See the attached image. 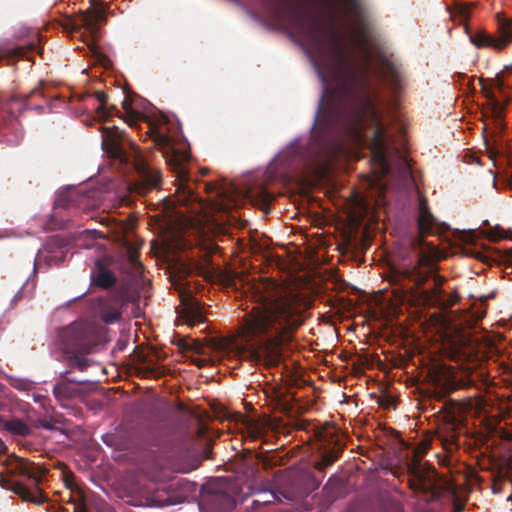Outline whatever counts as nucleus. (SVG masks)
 Listing matches in <instances>:
<instances>
[{"instance_id": "nucleus-12", "label": "nucleus", "mask_w": 512, "mask_h": 512, "mask_svg": "<svg viewBox=\"0 0 512 512\" xmlns=\"http://www.w3.org/2000/svg\"><path fill=\"white\" fill-rule=\"evenodd\" d=\"M200 506L205 512H229L235 500L222 483H211L202 489Z\"/></svg>"}, {"instance_id": "nucleus-32", "label": "nucleus", "mask_w": 512, "mask_h": 512, "mask_svg": "<svg viewBox=\"0 0 512 512\" xmlns=\"http://www.w3.org/2000/svg\"><path fill=\"white\" fill-rule=\"evenodd\" d=\"M96 97H97V100L99 102V105L97 107L98 113L102 117H105L106 116L105 105H106V102H107V96L103 92H97Z\"/></svg>"}, {"instance_id": "nucleus-60", "label": "nucleus", "mask_w": 512, "mask_h": 512, "mask_svg": "<svg viewBox=\"0 0 512 512\" xmlns=\"http://www.w3.org/2000/svg\"><path fill=\"white\" fill-rule=\"evenodd\" d=\"M429 320L434 321V320H439V319H438V318L431 317ZM441 320H446V319H445V318H442Z\"/></svg>"}, {"instance_id": "nucleus-22", "label": "nucleus", "mask_w": 512, "mask_h": 512, "mask_svg": "<svg viewBox=\"0 0 512 512\" xmlns=\"http://www.w3.org/2000/svg\"><path fill=\"white\" fill-rule=\"evenodd\" d=\"M116 283V277L113 272L98 264V272L91 275V284L103 289L112 287Z\"/></svg>"}, {"instance_id": "nucleus-53", "label": "nucleus", "mask_w": 512, "mask_h": 512, "mask_svg": "<svg viewBox=\"0 0 512 512\" xmlns=\"http://www.w3.org/2000/svg\"><path fill=\"white\" fill-rule=\"evenodd\" d=\"M88 46H90L91 51L94 53V51H97L94 44L91 45V43H88Z\"/></svg>"}, {"instance_id": "nucleus-51", "label": "nucleus", "mask_w": 512, "mask_h": 512, "mask_svg": "<svg viewBox=\"0 0 512 512\" xmlns=\"http://www.w3.org/2000/svg\"><path fill=\"white\" fill-rule=\"evenodd\" d=\"M4 448V443L0 440V454L3 453Z\"/></svg>"}, {"instance_id": "nucleus-20", "label": "nucleus", "mask_w": 512, "mask_h": 512, "mask_svg": "<svg viewBox=\"0 0 512 512\" xmlns=\"http://www.w3.org/2000/svg\"><path fill=\"white\" fill-rule=\"evenodd\" d=\"M19 473L25 479L29 480L31 484L38 486L42 481L46 470L41 468L39 465L31 462H23L18 467Z\"/></svg>"}, {"instance_id": "nucleus-55", "label": "nucleus", "mask_w": 512, "mask_h": 512, "mask_svg": "<svg viewBox=\"0 0 512 512\" xmlns=\"http://www.w3.org/2000/svg\"><path fill=\"white\" fill-rule=\"evenodd\" d=\"M455 507H456L457 512H459L463 509V507L460 504H457Z\"/></svg>"}, {"instance_id": "nucleus-40", "label": "nucleus", "mask_w": 512, "mask_h": 512, "mask_svg": "<svg viewBox=\"0 0 512 512\" xmlns=\"http://www.w3.org/2000/svg\"><path fill=\"white\" fill-rule=\"evenodd\" d=\"M27 50L29 52H38L40 53V48L39 46L37 45L36 42H30L28 45H27Z\"/></svg>"}, {"instance_id": "nucleus-49", "label": "nucleus", "mask_w": 512, "mask_h": 512, "mask_svg": "<svg viewBox=\"0 0 512 512\" xmlns=\"http://www.w3.org/2000/svg\"><path fill=\"white\" fill-rule=\"evenodd\" d=\"M382 323H383V325H382V326L384 327V329H389V328H391L390 324H391L392 322L385 321V322H382Z\"/></svg>"}, {"instance_id": "nucleus-48", "label": "nucleus", "mask_w": 512, "mask_h": 512, "mask_svg": "<svg viewBox=\"0 0 512 512\" xmlns=\"http://www.w3.org/2000/svg\"><path fill=\"white\" fill-rule=\"evenodd\" d=\"M241 320L246 321L249 320L247 317H243ZM253 320H272L271 318H254Z\"/></svg>"}, {"instance_id": "nucleus-46", "label": "nucleus", "mask_w": 512, "mask_h": 512, "mask_svg": "<svg viewBox=\"0 0 512 512\" xmlns=\"http://www.w3.org/2000/svg\"><path fill=\"white\" fill-rule=\"evenodd\" d=\"M360 324H361V326H362L363 328L365 327V324H368L369 328H371L373 332H374V331H375V329H376L375 327H371V325H370V324H371V322H365V321H362V322H360Z\"/></svg>"}, {"instance_id": "nucleus-8", "label": "nucleus", "mask_w": 512, "mask_h": 512, "mask_svg": "<svg viewBox=\"0 0 512 512\" xmlns=\"http://www.w3.org/2000/svg\"><path fill=\"white\" fill-rule=\"evenodd\" d=\"M463 322H420L424 333L431 332V340L440 342L445 349L452 353H461L470 345L471 337Z\"/></svg>"}, {"instance_id": "nucleus-30", "label": "nucleus", "mask_w": 512, "mask_h": 512, "mask_svg": "<svg viewBox=\"0 0 512 512\" xmlns=\"http://www.w3.org/2000/svg\"><path fill=\"white\" fill-rule=\"evenodd\" d=\"M486 97L491 105L492 113L497 118H500L501 113L503 111L502 103L498 100V98L496 97V95L494 94V92L492 90H486Z\"/></svg>"}, {"instance_id": "nucleus-29", "label": "nucleus", "mask_w": 512, "mask_h": 512, "mask_svg": "<svg viewBox=\"0 0 512 512\" xmlns=\"http://www.w3.org/2000/svg\"><path fill=\"white\" fill-rule=\"evenodd\" d=\"M152 502L154 505L159 506V507L171 506V505H174L177 503L170 496H167L164 491H157L152 496Z\"/></svg>"}, {"instance_id": "nucleus-25", "label": "nucleus", "mask_w": 512, "mask_h": 512, "mask_svg": "<svg viewBox=\"0 0 512 512\" xmlns=\"http://www.w3.org/2000/svg\"><path fill=\"white\" fill-rule=\"evenodd\" d=\"M339 453L335 450L326 451L322 454L321 459L315 463L314 467L318 471H324L337 461Z\"/></svg>"}, {"instance_id": "nucleus-23", "label": "nucleus", "mask_w": 512, "mask_h": 512, "mask_svg": "<svg viewBox=\"0 0 512 512\" xmlns=\"http://www.w3.org/2000/svg\"><path fill=\"white\" fill-rule=\"evenodd\" d=\"M13 491L25 501L37 504H41L45 501L44 494L40 489H37V494H34L26 486L19 482L14 484Z\"/></svg>"}, {"instance_id": "nucleus-17", "label": "nucleus", "mask_w": 512, "mask_h": 512, "mask_svg": "<svg viewBox=\"0 0 512 512\" xmlns=\"http://www.w3.org/2000/svg\"><path fill=\"white\" fill-rule=\"evenodd\" d=\"M23 139V132L17 118L13 113L5 116L0 112V143L17 146Z\"/></svg>"}, {"instance_id": "nucleus-52", "label": "nucleus", "mask_w": 512, "mask_h": 512, "mask_svg": "<svg viewBox=\"0 0 512 512\" xmlns=\"http://www.w3.org/2000/svg\"><path fill=\"white\" fill-rule=\"evenodd\" d=\"M498 237H500L499 235H495V234H490L489 235V238L492 239V240H495L497 239Z\"/></svg>"}, {"instance_id": "nucleus-3", "label": "nucleus", "mask_w": 512, "mask_h": 512, "mask_svg": "<svg viewBox=\"0 0 512 512\" xmlns=\"http://www.w3.org/2000/svg\"><path fill=\"white\" fill-rule=\"evenodd\" d=\"M120 269L127 276L128 288L120 292H107L98 297L93 309L101 317L100 320H131L144 317L142 304L148 298L151 286L150 279L144 277V268L138 253L129 248L120 264Z\"/></svg>"}, {"instance_id": "nucleus-41", "label": "nucleus", "mask_w": 512, "mask_h": 512, "mask_svg": "<svg viewBox=\"0 0 512 512\" xmlns=\"http://www.w3.org/2000/svg\"><path fill=\"white\" fill-rule=\"evenodd\" d=\"M73 485H74V483H73V476H72V474L65 476V486L72 490L73 489Z\"/></svg>"}, {"instance_id": "nucleus-54", "label": "nucleus", "mask_w": 512, "mask_h": 512, "mask_svg": "<svg viewBox=\"0 0 512 512\" xmlns=\"http://www.w3.org/2000/svg\"><path fill=\"white\" fill-rule=\"evenodd\" d=\"M32 108L35 109V110H42L43 106L42 105H36V106H34Z\"/></svg>"}, {"instance_id": "nucleus-57", "label": "nucleus", "mask_w": 512, "mask_h": 512, "mask_svg": "<svg viewBox=\"0 0 512 512\" xmlns=\"http://www.w3.org/2000/svg\"><path fill=\"white\" fill-rule=\"evenodd\" d=\"M356 316H357V314L355 313V314L351 315V316H350V318H352V317H356ZM348 319H349V317H346V318H340L339 320H348Z\"/></svg>"}, {"instance_id": "nucleus-34", "label": "nucleus", "mask_w": 512, "mask_h": 512, "mask_svg": "<svg viewBox=\"0 0 512 512\" xmlns=\"http://www.w3.org/2000/svg\"><path fill=\"white\" fill-rule=\"evenodd\" d=\"M69 359H71L73 361V363L76 365V367L81 370V371H84L87 367V361L81 357H78L77 355L78 354H67Z\"/></svg>"}, {"instance_id": "nucleus-16", "label": "nucleus", "mask_w": 512, "mask_h": 512, "mask_svg": "<svg viewBox=\"0 0 512 512\" xmlns=\"http://www.w3.org/2000/svg\"><path fill=\"white\" fill-rule=\"evenodd\" d=\"M88 198L89 194L83 189L75 186H67L57 191L54 209H66L70 207L86 209L89 207L87 203Z\"/></svg>"}, {"instance_id": "nucleus-18", "label": "nucleus", "mask_w": 512, "mask_h": 512, "mask_svg": "<svg viewBox=\"0 0 512 512\" xmlns=\"http://www.w3.org/2000/svg\"><path fill=\"white\" fill-rule=\"evenodd\" d=\"M69 371L61 374V380L58 381L53 387V394L57 401L62 402L75 397L78 394V389L73 384H82L85 381L70 379L67 377Z\"/></svg>"}, {"instance_id": "nucleus-5", "label": "nucleus", "mask_w": 512, "mask_h": 512, "mask_svg": "<svg viewBox=\"0 0 512 512\" xmlns=\"http://www.w3.org/2000/svg\"><path fill=\"white\" fill-rule=\"evenodd\" d=\"M101 148L114 159L134 167L139 175L140 193L159 185V172L150 167L142 152L135 146H131L129 150L124 147L121 132L116 126L101 128Z\"/></svg>"}, {"instance_id": "nucleus-10", "label": "nucleus", "mask_w": 512, "mask_h": 512, "mask_svg": "<svg viewBox=\"0 0 512 512\" xmlns=\"http://www.w3.org/2000/svg\"><path fill=\"white\" fill-rule=\"evenodd\" d=\"M311 303L312 300L307 295L289 291L270 299L268 309L274 316L283 317L282 320H293L294 316H304Z\"/></svg>"}, {"instance_id": "nucleus-61", "label": "nucleus", "mask_w": 512, "mask_h": 512, "mask_svg": "<svg viewBox=\"0 0 512 512\" xmlns=\"http://www.w3.org/2000/svg\"><path fill=\"white\" fill-rule=\"evenodd\" d=\"M141 361H142V363H146V357H145V356H142Z\"/></svg>"}, {"instance_id": "nucleus-58", "label": "nucleus", "mask_w": 512, "mask_h": 512, "mask_svg": "<svg viewBox=\"0 0 512 512\" xmlns=\"http://www.w3.org/2000/svg\"><path fill=\"white\" fill-rule=\"evenodd\" d=\"M181 323L183 324L184 322H181ZM185 323H186V324H190L191 326H194V325H195V324H197L198 322L193 321V322H185Z\"/></svg>"}, {"instance_id": "nucleus-42", "label": "nucleus", "mask_w": 512, "mask_h": 512, "mask_svg": "<svg viewBox=\"0 0 512 512\" xmlns=\"http://www.w3.org/2000/svg\"><path fill=\"white\" fill-rule=\"evenodd\" d=\"M126 344H127V341L124 340V339H119L116 343V348L119 350V351H122L126 348Z\"/></svg>"}, {"instance_id": "nucleus-19", "label": "nucleus", "mask_w": 512, "mask_h": 512, "mask_svg": "<svg viewBox=\"0 0 512 512\" xmlns=\"http://www.w3.org/2000/svg\"><path fill=\"white\" fill-rule=\"evenodd\" d=\"M105 15L102 11L97 10L93 13H82L80 17L76 20L75 26L79 29H84L90 38V40H94L95 35L98 30V22L104 21Z\"/></svg>"}, {"instance_id": "nucleus-39", "label": "nucleus", "mask_w": 512, "mask_h": 512, "mask_svg": "<svg viewBox=\"0 0 512 512\" xmlns=\"http://www.w3.org/2000/svg\"><path fill=\"white\" fill-rule=\"evenodd\" d=\"M316 437L321 441H326L328 438L327 433L324 429H318L316 431Z\"/></svg>"}, {"instance_id": "nucleus-44", "label": "nucleus", "mask_w": 512, "mask_h": 512, "mask_svg": "<svg viewBox=\"0 0 512 512\" xmlns=\"http://www.w3.org/2000/svg\"><path fill=\"white\" fill-rule=\"evenodd\" d=\"M40 425L46 429H51L52 426L49 422H46V421H40Z\"/></svg>"}, {"instance_id": "nucleus-63", "label": "nucleus", "mask_w": 512, "mask_h": 512, "mask_svg": "<svg viewBox=\"0 0 512 512\" xmlns=\"http://www.w3.org/2000/svg\"><path fill=\"white\" fill-rule=\"evenodd\" d=\"M329 323H330V324H332V325L334 326V324H335L336 322H334V321H331V322H329Z\"/></svg>"}, {"instance_id": "nucleus-26", "label": "nucleus", "mask_w": 512, "mask_h": 512, "mask_svg": "<svg viewBox=\"0 0 512 512\" xmlns=\"http://www.w3.org/2000/svg\"><path fill=\"white\" fill-rule=\"evenodd\" d=\"M189 301L190 303L188 309L190 315L184 320H206V317L211 315L210 313H204L200 304L196 300L190 299Z\"/></svg>"}, {"instance_id": "nucleus-43", "label": "nucleus", "mask_w": 512, "mask_h": 512, "mask_svg": "<svg viewBox=\"0 0 512 512\" xmlns=\"http://www.w3.org/2000/svg\"><path fill=\"white\" fill-rule=\"evenodd\" d=\"M102 509H100V512H111V509L108 505H106L105 503H102Z\"/></svg>"}, {"instance_id": "nucleus-9", "label": "nucleus", "mask_w": 512, "mask_h": 512, "mask_svg": "<svg viewBox=\"0 0 512 512\" xmlns=\"http://www.w3.org/2000/svg\"><path fill=\"white\" fill-rule=\"evenodd\" d=\"M69 246L70 241L65 237L59 235L49 237L42 248L38 250L37 256L34 260L32 275L22 285L20 290L13 297L12 301L14 302L18 298H21L26 294H30L33 291L35 282L32 283L31 287H29V282L31 278L34 277L37 267H40L42 262H44L47 267H52L64 262Z\"/></svg>"}, {"instance_id": "nucleus-50", "label": "nucleus", "mask_w": 512, "mask_h": 512, "mask_svg": "<svg viewBox=\"0 0 512 512\" xmlns=\"http://www.w3.org/2000/svg\"><path fill=\"white\" fill-rule=\"evenodd\" d=\"M219 209H226L229 207V204H224V203H221V204H218L217 205Z\"/></svg>"}, {"instance_id": "nucleus-64", "label": "nucleus", "mask_w": 512, "mask_h": 512, "mask_svg": "<svg viewBox=\"0 0 512 512\" xmlns=\"http://www.w3.org/2000/svg\"><path fill=\"white\" fill-rule=\"evenodd\" d=\"M82 510H83L84 512H86V511H85V507H84V506L82 507Z\"/></svg>"}, {"instance_id": "nucleus-6", "label": "nucleus", "mask_w": 512, "mask_h": 512, "mask_svg": "<svg viewBox=\"0 0 512 512\" xmlns=\"http://www.w3.org/2000/svg\"><path fill=\"white\" fill-rule=\"evenodd\" d=\"M303 322H241L238 337L241 345L264 349L279 356L281 347L293 339L294 331Z\"/></svg>"}, {"instance_id": "nucleus-38", "label": "nucleus", "mask_w": 512, "mask_h": 512, "mask_svg": "<svg viewBox=\"0 0 512 512\" xmlns=\"http://www.w3.org/2000/svg\"><path fill=\"white\" fill-rule=\"evenodd\" d=\"M501 257L504 261L511 263L512 262V249L505 250L501 253Z\"/></svg>"}, {"instance_id": "nucleus-36", "label": "nucleus", "mask_w": 512, "mask_h": 512, "mask_svg": "<svg viewBox=\"0 0 512 512\" xmlns=\"http://www.w3.org/2000/svg\"><path fill=\"white\" fill-rule=\"evenodd\" d=\"M232 192L230 193L229 190H227L226 188H217V195L223 199H228L230 200V198L232 197Z\"/></svg>"}, {"instance_id": "nucleus-33", "label": "nucleus", "mask_w": 512, "mask_h": 512, "mask_svg": "<svg viewBox=\"0 0 512 512\" xmlns=\"http://www.w3.org/2000/svg\"><path fill=\"white\" fill-rule=\"evenodd\" d=\"M510 69H512V64H511V65H509V66H505L504 70H503L500 74H497V75H496V78H495V79H494V81H493V84H494L495 88H496L499 92H501V93H503V92H504V89H505V87H506V84L504 83V80L502 79L501 74H502L505 70H510Z\"/></svg>"}, {"instance_id": "nucleus-35", "label": "nucleus", "mask_w": 512, "mask_h": 512, "mask_svg": "<svg viewBox=\"0 0 512 512\" xmlns=\"http://www.w3.org/2000/svg\"><path fill=\"white\" fill-rule=\"evenodd\" d=\"M420 464L418 461H414L413 463L408 465V471L411 475L421 478V472H420Z\"/></svg>"}, {"instance_id": "nucleus-14", "label": "nucleus", "mask_w": 512, "mask_h": 512, "mask_svg": "<svg viewBox=\"0 0 512 512\" xmlns=\"http://www.w3.org/2000/svg\"><path fill=\"white\" fill-rule=\"evenodd\" d=\"M193 457V441L188 438L175 440L167 451V459L172 468L182 473L190 472L198 466Z\"/></svg>"}, {"instance_id": "nucleus-62", "label": "nucleus", "mask_w": 512, "mask_h": 512, "mask_svg": "<svg viewBox=\"0 0 512 512\" xmlns=\"http://www.w3.org/2000/svg\"><path fill=\"white\" fill-rule=\"evenodd\" d=\"M499 320H500V321H503V320H505V319H504V318H500ZM507 320H512V318L510 317V318H508Z\"/></svg>"}, {"instance_id": "nucleus-28", "label": "nucleus", "mask_w": 512, "mask_h": 512, "mask_svg": "<svg viewBox=\"0 0 512 512\" xmlns=\"http://www.w3.org/2000/svg\"><path fill=\"white\" fill-rule=\"evenodd\" d=\"M280 496L285 497V495L282 492H278V491L264 492V493H262V495L259 499H255L253 501V505L254 506L265 505V504L272 503L275 500L280 501Z\"/></svg>"}, {"instance_id": "nucleus-47", "label": "nucleus", "mask_w": 512, "mask_h": 512, "mask_svg": "<svg viewBox=\"0 0 512 512\" xmlns=\"http://www.w3.org/2000/svg\"><path fill=\"white\" fill-rule=\"evenodd\" d=\"M40 93H41V91H40L38 88H35V89H33V90L31 91V93H30V96H29V97H32V96H34V95H36V94H40Z\"/></svg>"}, {"instance_id": "nucleus-1", "label": "nucleus", "mask_w": 512, "mask_h": 512, "mask_svg": "<svg viewBox=\"0 0 512 512\" xmlns=\"http://www.w3.org/2000/svg\"><path fill=\"white\" fill-rule=\"evenodd\" d=\"M255 21L264 20L294 33L320 83L309 133L295 138L271 162L286 181L321 175L371 128L373 156L391 180L414 183L405 154V124L391 113L385 121L377 108L370 49L375 10L370 0H254Z\"/></svg>"}, {"instance_id": "nucleus-15", "label": "nucleus", "mask_w": 512, "mask_h": 512, "mask_svg": "<svg viewBox=\"0 0 512 512\" xmlns=\"http://www.w3.org/2000/svg\"><path fill=\"white\" fill-rule=\"evenodd\" d=\"M378 61L388 89L394 97H397L403 91L406 80L404 68L401 64L386 57L382 53H379Z\"/></svg>"}, {"instance_id": "nucleus-11", "label": "nucleus", "mask_w": 512, "mask_h": 512, "mask_svg": "<svg viewBox=\"0 0 512 512\" xmlns=\"http://www.w3.org/2000/svg\"><path fill=\"white\" fill-rule=\"evenodd\" d=\"M359 314H363L365 320H391L397 317L400 308L393 302L392 296L386 292L378 291L374 294H365L361 297Z\"/></svg>"}, {"instance_id": "nucleus-13", "label": "nucleus", "mask_w": 512, "mask_h": 512, "mask_svg": "<svg viewBox=\"0 0 512 512\" xmlns=\"http://www.w3.org/2000/svg\"><path fill=\"white\" fill-rule=\"evenodd\" d=\"M465 31L469 36L470 42L476 47H491L502 50L512 41V19H502L499 21V37H495L485 31H478L472 34L468 26L465 27Z\"/></svg>"}, {"instance_id": "nucleus-37", "label": "nucleus", "mask_w": 512, "mask_h": 512, "mask_svg": "<svg viewBox=\"0 0 512 512\" xmlns=\"http://www.w3.org/2000/svg\"><path fill=\"white\" fill-rule=\"evenodd\" d=\"M94 55L97 58L98 62L103 65L107 66V63L109 62L108 59L99 53V51H94Z\"/></svg>"}, {"instance_id": "nucleus-24", "label": "nucleus", "mask_w": 512, "mask_h": 512, "mask_svg": "<svg viewBox=\"0 0 512 512\" xmlns=\"http://www.w3.org/2000/svg\"><path fill=\"white\" fill-rule=\"evenodd\" d=\"M447 11L452 17L457 16L462 20H466L469 17L470 8L466 3L455 0L453 5H447Z\"/></svg>"}, {"instance_id": "nucleus-45", "label": "nucleus", "mask_w": 512, "mask_h": 512, "mask_svg": "<svg viewBox=\"0 0 512 512\" xmlns=\"http://www.w3.org/2000/svg\"><path fill=\"white\" fill-rule=\"evenodd\" d=\"M317 320H323V321H326V320H332V318H328L326 317L325 315L323 314H320L318 315V319Z\"/></svg>"}, {"instance_id": "nucleus-21", "label": "nucleus", "mask_w": 512, "mask_h": 512, "mask_svg": "<svg viewBox=\"0 0 512 512\" xmlns=\"http://www.w3.org/2000/svg\"><path fill=\"white\" fill-rule=\"evenodd\" d=\"M0 426L12 435L26 437L32 433L31 428L21 419L5 420L0 417Z\"/></svg>"}, {"instance_id": "nucleus-7", "label": "nucleus", "mask_w": 512, "mask_h": 512, "mask_svg": "<svg viewBox=\"0 0 512 512\" xmlns=\"http://www.w3.org/2000/svg\"><path fill=\"white\" fill-rule=\"evenodd\" d=\"M55 342L65 354H89L106 336L97 322H70L58 331Z\"/></svg>"}, {"instance_id": "nucleus-59", "label": "nucleus", "mask_w": 512, "mask_h": 512, "mask_svg": "<svg viewBox=\"0 0 512 512\" xmlns=\"http://www.w3.org/2000/svg\"><path fill=\"white\" fill-rule=\"evenodd\" d=\"M357 325H358V322H356V321H353V322H352V327H353V329H355V327H356Z\"/></svg>"}, {"instance_id": "nucleus-56", "label": "nucleus", "mask_w": 512, "mask_h": 512, "mask_svg": "<svg viewBox=\"0 0 512 512\" xmlns=\"http://www.w3.org/2000/svg\"><path fill=\"white\" fill-rule=\"evenodd\" d=\"M147 373L154 374V369L150 368V367H147Z\"/></svg>"}, {"instance_id": "nucleus-27", "label": "nucleus", "mask_w": 512, "mask_h": 512, "mask_svg": "<svg viewBox=\"0 0 512 512\" xmlns=\"http://www.w3.org/2000/svg\"><path fill=\"white\" fill-rule=\"evenodd\" d=\"M493 295L494 292L481 296V298L475 303L473 307V316L471 320H483L487 316L486 310L484 308V302L487 299L493 297Z\"/></svg>"}, {"instance_id": "nucleus-2", "label": "nucleus", "mask_w": 512, "mask_h": 512, "mask_svg": "<svg viewBox=\"0 0 512 512\" xmlns=\"http://www.w3.org/2000/svg\"><path fill=\"white\" fill-rule=\"evenodd\" d=\"M122 105L130 118L147 122L162 157L176 174L179 202L187 204L194 200L196 196L189 184L190 178L186 168L189 161L187 141L182 134L179 120L175 115L160 111L145 99H139L138 106L134 107L133 103L125 98Z\"/></svg>"}, {"instance_id": "nucleus-31", "label": "nucleus", "mask_w": 512, "mask_h": 512, "mask_svg": "<svg viewBox=\"0 0 512 512\" xmlns=\"http://www.w3.org/2000/svg\"><path fill=\"white\" fill-rule=\"evenodd\" d=\"M25 54L26 50L23 46L8 47L0 51V60L7 55L13 57H24Z\"/></svg>"}, {"instance_id": "nucleus-4", "label": "nucleus", "mask_w": 512, "mask_h": 512, "mask_svg": "<svg viewBox=\"0 0 512 512\" xmlns=\"http://www.w3.org/2000/svg\"><path fill=\"white\" fill-rule=\"evenodd\" d=\"M401 261L391 267L390 283L398 287L394 293L400 303L414 300L431 302L440 296L443 279L434 265L420 252H400Z\"/></svg>"}]
</instances>
